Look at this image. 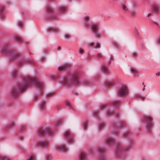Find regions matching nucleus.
<instances>
[{
    "label": "nucleus",
    "instance_id": "nucleus-1",
    "mask_svg": "<svg viewBox=\"0 0 160 160\" xmlns=\"http://www.w3.org/2000/svg\"><path fill=\"white\" fill-rule=\"evenodd\" d=\"M33 85L37 88L36 92L34 94V98L37 99L43 93V86L38 81L29 77L26 78L20 81L18 87H16L11 90L12 96L17 97L21 91Z\"/></svg>",
    "mask_w": 160,
    "mask_h": 160
},
{
    "label": "nucleus",
    "instance_id": "nucleus-2",
    "mask_svg": "<svg viewBox=\"0 0 160 160\" xmlns=\"http://www.w3.org/2000/svg\"><path fill=\"white\" fill-rule=\"evenodd\" d=\"M60 80H62V84L64 86H69L74 84L78 85L82 81V84L85 85L89 86L91 83L88 79L81 80L79 78V74L77 72H74L71 73H68L66 76L62 78Z\"/></svg>",
    "mask_w": 160,
    "mask_h": 160
},
{
    "label": "nucleus",
    "instance_id": "nucleus-3",
    "mask_svg": "<svg viewBox=\"0 0 160 160\" xmlns=\"http://www.w3.org/2000/svg\"><path fill=\"white\" fill-rule=\"evenodd\" d=\"M47 15L46 18L47 19H56L58 17L56 14L61 15L65 13L67 10L66 7H60L57 10L54 11L50 5H47L45 8Z\"/></svg>",
    "mask_w": 160,
    "mask_h": 160
},
{
    "label": "nucleus",
    "instance_id": "nucleus-4",
    "mask_svg": "<svg viewBox=\"0 0 160 160\" xmlns=\"http://www.w3.org/2000/svg\"><path fill=\"white\" fill-rule=\"evenodd\" d=\"M54 132L55 131L51 129H45L42 128H39L36 131V134L38 137L44 135L51 136Z\"/></svg>",
    "mask_w": 160,
    "mask_h": 160
},
{
    "label": "nucleus",
    "instance_id": "nucleus-5",
    "mask_svg": "<svg viewBox=\"0 0 160 160\" xmlns=\"http://www.w3.org/2000/svg\"><path fill=\"white\" fill-rule=\"evenodd\" d=\"M89 28L93 33V36L94 38L97 39H99L102 37L101 33L98 31V24H92L90 26Z\"/></svg>",
    "mask_w": 160,
    "mask_h": 160
},
{
    "label": "nucleus",
    "instance_id": "nucleus-6",
    "mask_svg": "<svg viewBox=\"0 0 160 160\" xmlns=\"http://www.w3.org/2000/svg\"><path fill=\"white\" fill-rule=\"evenodd\" d=\"M95 152L100 160H107V156L104 149L99 147L95 149Z\"/></svg>",
    "mask_w": 160,
    "mask_h": 160
},
{
    "label": "nucleus",
    "instance_id": "nucleus-7",
    "mask_svg": "<svg viewBox=\"0 0 160 160\" xmlns=\"http://www.w3.org/2000/svg\"><path fill=\"white\" fill-rule=\"evenodd\" d=\"M128 89L126 85H122L118 88L117 94L120 96H125L128 95Z\"/></svg>",
    "mask_w": 160,
    "mask_h": 160
},
{
    "label": "nucleus",
    "instance_id": "nucleus-8",
    "mask_svg": "<svg viewBox=\"0 0 160 160\" xmlns=\"http://www.w3.org/2000/svg\"><path fill=\"white\" fill-rule=\"evenodd\" d=\"M49 143V142L47 140L43 139L41 140L39 142L33 143H32V145L34 147L36 146L41 148H46L48 147Z\"/></svg>",
    "mask_w": 160,
    "mask_h": 160
},
{
    "label": "nucleus",
    "instance_id": "nucleus-9",
    "mask_svg": "<svg viewBox=\"0 0 160 160\" xmlns=\"http://www.w3.org/2000/svg\"><path fill=\"white\" fill-rule=\"evenodd\" d=\"M101 109L100 110L102 111L106 118H109L110 114V109L106 104L102 105L100 106Z\"/></svg>",
    "mask_w": 160,
    "mask_h": 160
},
{
    "label": "nucleus",
    "instance_id": "nucleus-10",
    "mask_svg": "<svg viewBox=\"0 0 160 160\" xmlns=\"http://www.w3.org/2000/svg\"><path fill=\"white\" fill-rule=\"evenodd\" d=\"M63 137L67 138V141L70 144H73L74 142V139L72 138L70 132L68 130H66L63 132Z\"/></svg>",
    "mask_w": 160,
    "mask_h": 160
},
{
    "label": "nucleus",
    "instance_id": "nucleus-11",
    "mask_svg": "<svg viewBox=\"0 0 160 160\" xmlns=\"http://www.w3.org/2000/svg\"><path fill=\"white\" fill-rule=\"evenodd\" d=\"M33 62V60L30 57L25 59H20L19 61L18 65L20 66L22 64H30Z\"/></svg>",
    "mask_w": 160,
    "mask_h": 160
},
{
    "label": "nucleus",
    "instance_id": "nucleus-12",
    "mask_svg": "<svg viewBox=\"0 0 160 160\" xmlns=\"http://www.w3.org/2000/svg\"><path fill=\"white\" fill-rule=\"evenodd\" d=\"M56 150L61 153L66 152L68 151L67 147L64 146L63 144L58 145L56 147Z\"/></svg>",
    "mask_w": 160,
    "mask_h": 160
},
{
    "label": "nucleus",
    "instance_id": "nucleus-13",
    "mask_svg": "<svg viewBox=\"0 0 160 160\" xmlns=\"http://www.w3.org/2000/svg\"><path fill=\"white\" fill-rule=\"evenodd\" d=\"M2 50V53L5 54H8L12 52L11 48L8 47L7 45L4 46L2 48H0V50Z\"/></svg>",
    "mask_w": 160,
    "mask_h": 160
},
{
    "label": "nucleus",
    "instance_id": "nucleus-14",
    "mask_svg": "<svg viewBox=\"0 0 160 160\" xmlns=\"http://www.w3.org/2000/svg\"><path fill=\"white\" fill-rule=\"evenodd\" d=\"M90 16L88 15H86L83 16V23L85 27H88L90 24L89 22Z\"/></svg>",
    "mask_w": 160,
    "mask_h": 160
},
{
    "label": "nucleus",
    "instance_id": "nucleus-15",
    "mask_svg": "<svg viewBox=\"0 0 160 160\" xmlns=\"http://www.w3.org/2000/svg\"><path fill=\"white\" fill-rule=\"evenodd\" d=\"M46 99V98L44 99L40 102L39 109L41 112L45 110L46 103L45 101Z\"/></svg>",
    "mask_w": 160,
    "mask_h": 160
},
{
    "label": "nucleus",
    "instance_id": "nucleus-16",
    "mask_svg": "<svg viewBox=\"0 0 160 160\" xmlns=\"http://www.w3.org/2000/svg\"><path fill=\"white\" fill-rule=\"evenodd\" d=\"M144 120L146 123L147 127H150L152 126V123L151 117L146 116L144 118Z\"/></svg>",
    "mask_w": 160,
    "mask_h": 160
},
{
    "label": "nucleus",
    "instance_id": "nucleus-17",
    "mask_svg": "<svg viewBox=\"0 0 160 160\" xmlns=\"http://www.w3.org/2000/svg\"><path fill=\"white\" fill-rule=\"evenodd\" d=\"M19 58V54L17 52H12L10 54L9 58L13 61H15Z\"/></svg>",
    "mask_w": 160,
    "mask_h": 160
},
{
    "label": "nucleus",
    "instance_id": "nucleus-18",
    "mask_svg": "<svg viewBox=\"0 0 160 160\" xmlns=\"http://www.w3.org/2000/svg\"><path fill=\"white\" fill-rule=\"evenodd\" d=\"M89 46L90 48H95V47H96L97 48H99L101 47V44L99 42H98L94 44V42L92 41L89 42Z\"/></svg>",
    "mask_w": 160,
    "mask_h": 160
},
{
    "label": "nucleus",
    "instance_id": "nucleus-19",
    "mask_svg": "<svg viewBox=\"0 0 160 160\" xmlns=\"http://www.w3.org/2000/svg\"><path fill=\"white\" fill-rule=\"evenodd\" d=\"M69 69V67L67 64H62L61 66H59L58 68V70L59 71H67Z\"/></svg>",
    "mask_w": 160,
    "mask_h": 160
},
{
    "label": "nucleus",
    "instance_id": "nucleus-20",
    "mask_svg": "<svg viewBox=\"0 0 160 160\" xmlns=\"http://www.w3.org/2000/svg\"><path fill=\"white\" fill-rule=\"evenodd\" d=\"M5 11L4 6L0 5V17L1 18H3L5 16Z\"/></svg>",
    "mask_w": 160,
    "mask_h": 160
},
{
    "label": "nucleus",
    "instance_id": "nucleus-21",
    "mask_svg": "<svg viewBox=\"0 0 160 160\" xmlns=\"http://www.w3.org/2000/svg\"><path fill=\"white\" fill-rule=\"evenodd\" d=\"M109 69L106 66L102 67L101 68V72L103 74H107L109 73Z\"/></svg>",
    "mask_w": 160,
    "mask_h": 160
},
{
    "label": "nucleus",
    "instance_id": "nucleus-22",
    "mask_svg": "<svg viewBox=\"0 0 160 160\" xmlns=\"http://www.w3.org/2000/svg\"><path fill=\"white\" fill-rule=\"evenodd\" d=\"M62 122V120L61 119H57L56 123L53 124V127L57 129L61 125Z\"/></svg>",
    "mask_w": 160,
    "mask_h": 160
},
{
    "label": "nucleus",
    "instance_id": "nucleus-23",
    "mask_svg": "<svg viewBox=\"0 0 160 160\" xmlns=\"http://www.w3.org/2000/svg\"><path fill=\"white\" fill-rule=\"evenodd\" d=\"M47 29L48 31V33L49 32H57L58 30V28L57 27H54L53 26H50L47 28Z\"/></svg>",
    "mask_w": 160,
    "mask_h": 160
},
{
    "label": "nucleus",
    "instance_id": "nucleus-24",
    "mask_svg": "<svg viewBox=\"0 0 160 160\" xmlns=\"http://www.w3.org/2000/svg\"><path fill=\"white\" fill-rule=\"evenodd\" d=\"M86 156L83 152H80L79 154V160H84L86 159Z\"/></svg>",
    "mask_w": 160,
    "mask_h": 160
},
{
    "label": "nucleus",
    "instance_id": "nucleus-25",
    "mask_svg": "<svg viewBox=\"0 0 160 160\" xmlns=\"http://www.w3.org/2000/svg\"><path fill=\"white\" fill-rule=\"evenodd\" d=\"M152 9L155 13H157L159 12L160 7L159 5H154L152 7Z\"/></svg>",
    "mask_w": 160,
    "mask_h": 160
},
{
    "label": "nucleus",
    "instance_id": "nucleus-26",
    "mask_svg": "<svg viewBox=\"0 0 160 160\" xmlns=\"http://www.w3.org/2000/svg\"><path fill=\"white\" fill-rule=\"evenodd\" d=\"M105 144L107 146H109L110 145V137H107L105 139Z\"/></svg>",
    "mask_w": 160,
    "mask_h": 160
},
{
    "label": "nucleus",
    "instance_id": "nucleus-27",
    "mask_svg": "<svg viewBox=\"0 0 160 160\" xmlns=\"http://www.w3.org/2000/svg\"><path fill=\"white\" fill-rule=\"evenodd\" d=\"M105 126V123L104 122H100L97 128V129H102L104 128Z\"/></svg>",
    "mask_w": 160,
    "mask_h": 160
},
{
    "label": "nucleus",
    "instance_id": "nucleus-28",
    "mask_svg": "<svg viewBox=\"0 0 160 160\" xmlns=\"http://www.w3.org/2000/svg\"><path fill=\"white\" fill-rule=\"evenodd\" d=\"M64 38L65 39H69L71 38V34L69 33H65L63 35Z\"/></svg>",
    "mask_w": 160,
    "mask_h": 160
},
{
    "label": "nucleus",
    "instance_id": "nucleus-29",
    "mask_svg": "<svg viewBox=\"0 0 160 160\" xmlns=\"http://www.w3.org/2000/svg\"><path fill=\"white\" fill-rule=\"evenodd\" d=\"M13 39L15 40L17 43H19V42L20 41H22V39L20 38L17 36H15L13 37Z\"/></svg>",
    "mask_w": 160,
    "mask_h": 160
},
{
    "label": "nucleus",
    "instance_id": "nucleus-30",
    "mask_svg": "<svg viewBox=\"0 0 160 160\" xmlns=\"http://www.w3.org/2000/svg\"><path fill=\"white\" fill-rule=\"evenodd\" d=\"M88 124L87 122L85 120L83 122V123H82V129L83 130H86L85 128H87L88 127Z\"/></svg>",
    "mask_w": 160,
    "mask_h": 160
},
{
    "label": "nucleus",
    "instance_id": "nucleus-31",
    "mask_svg": "<svg viewBox=\"0 0 160 160\" xmlns=\"http://www.w3.org/2000/svg\"><path fill=\"white\" fill-rule=\"evenodd\" d=\"M111 104H112L114 107H116L119 105V103L117 101L113 100L111 102Z\"/></svg>",
    "mask_w": 160,
    "mask_h": 160
},
{
    "label": "nucleus",
    "instance_id": "nucleus-32",
    "mask_svg": "<svg viewBox=\"0 0 160 160\" xmlns=\"http://www.w3.org/2000/svg\"><path fill=\"white\" fill-rule=\"evenodd\" d=\"M17 73L15 71H13L11 74V77L12 79H14L15 77L17 76Z\"/></svg>",
    "mask_w": 160,
    "mask_h": 160
},
{
    "label": "nucleus",
    "instance_id": "nucleus-33",
    "mask_svg": "<svg viewBox=\"0 0 160 160\" xmlns=\"http://www.w3.org/2000/svg\"><path fill=\"white\" fill-rule=\"evenodd\" d=\"M110 86V82L109 81H107L105 82V89H106L108 88Z\"/></svg>",
    "mask_w": 160,
    "mask_h": 160
},
{
    "label": "nucleus",
    "instance_id": "nucleus-34",
    "mask_svg": "<svg viewBox=\"0 0 160 160\" xmlns=\"http://www.w3.org/2000/svg\"><path fill=\"white\" fill-rule=\"evenodd\" d=\"M35 157L32 156H29L26 160H35Z\"/></svg>",
    "mask_w": 160,
    "mask_h": 160
},
{
    "label": "nucleus",
    "instance_id": "nucleus-35",
    "mask_svg": "<svg viewBox=\"0 0 160 160\" xmlns=\"http://www.w3.org/2000/svg\"><path fill=\"white\" fill-rule=\"evenodd\" d=\"M131 72L133 74H137V71L134 68H132L131 69Z\"/></svg>",
    "mask_w": 160,
    "mask_h": 160
},
{
    "label": "nucleus",
    "instance_id": "nucleus-36",
    "mask_svg": "<svg viewBox=\"0 0 160 160\" xmlns=\"http://www.w3.org/2000/svg\"><path fill=\"white\" fill-rule=\"evenodd\" d=\"M122 8L124 11H128V9L127 6L125 4H123L122 5Z\"/></svg>",
    "mask_w": 160,
    "mask_h": 160
},
{
    "label": "nucleus",
    "instance_id": "nucleus-37",
    "mask_svg": "<svg viewBox=\"0 0 160 160\" xmlns=\"http://www.w3.org/2000/svg\"><path fill=\"white\" fill-rule=\"evenodd\" d=\"M134 31L136 35L137 36H139V33L138 30L135 28H134Z\"/></svg>",
    "mask_w": 160,
    "mask_h": 160
},
{
    "label": "nucleus",
    "instance_id": "nucleus-38",
    "mask_svg": "<svg viewBox=\"0 0 160 160\" xmlns=\"http://www.w3.org/2000/svg\"><path fill=\"white\" fill-rule=\"evenodd\" d=\"M84 52V50L82 48H80L78 51V53L81 55Z\"/></svg>",
    "mask_w": 160,
    "mask_h": 160
},
{
    "label": "nucleus",
    "instance_id": "nucleus-39",
    "mask_svg": "<svg viewBox=\"0 0 160 160\" xmlns=\"http://www.w3.org/2000/svg\"><path fill=\"white\" fill-rule=\"evenodd\" d=\"M66 105L67 107L70 108V109H72V106L71 105V103L70 102H66Z\"/></svg>",
    "mask_w": 160,
    "mask_h": 160
},
{
    "label": "nucleus",
    "instance_id": "nucleus-40",
    "mask_svg": "<svg viewBox=\"0 0 160 160\" xmlns=\"http://www.w3.org/2000/svg\"><path fill=\"white\" fill-rule=\"evenodd\" d=\"M122 148L120 147H119L118 148L117 150H116V152L117 153V154H118V153L120 152L122 150Z\"/></svg>",
    "mask_w": 160,
    "mask_h": 160
},
{
    "label": "nucleus",
    "instance_id": "nucleus-41",
    "mask_svg": "<svg viewBox=\"0 0 160 160\" xmlns=\"http://www.w3.org/2000/svg\"><path fill=\"white\" fill-rule=\"evenodd\" d=\"M112 48L113 49H115L117 48V43H113L112 44Z\"/></svg>",
    "mask_w": 160,
    "mask_h": 160
},
{
    "label": "nucleus",
    "instance_id": "nucleus-42",
    "mask_svg": "<svg viewBox=\"0 0 160 160\" xmlns=\"http://www.w3.org/2000/svg\"><path fill=\"white\" fill-rule=\"evenodd\" d=\"M53 94V93L52 92H50L47 93L46 96L48 97H50L52 96V95Z\"/></svg>",
    "mask_w": 160,
    "mask_h": 160
},
{
    "label": "nucleus",
    "instance_id": "nucleus-43",
    "mask_svg": "<svg viewBox=\"0 0 160 160\" xmlns=\"http://www.w3.org/2000/svg\"><path fill=\"white\" fill-rule=\"evenodd\" d=\"M18 26L19 27L22 26H23V23L22 21H19L18 22Z\"/></svg>",
    "mask_w": 160,
    "mask_h": 160
},
{
    "label": "nucleus",
    "instance_id": "nucleus-44",
    "mask_svg": "<svg viewBox=\"0 0 160 160\" xmlns=\"http://www.w3.org/2000/svg\"><path fill=\"white\" fill-rule=\"evenodd\" d=\"M115 85V81L113 80H112L111 81V86L114 87Z\"/></svg>",
    "mask_w": 160,
    "mask_h": 160
},
{
    "label": "nucleus",
    "instance_id": "nucleus-45",
    "mask_svg": "<svg viewBox=\"0 0 160 160\" xmlns=\"http://www.w3.org/2000/svg\"><path fill=\"white\" fill-rule=\"evenodd\" d=\"M25 128V127H24V126H21L19 127V129H20L22 130H24Z\"/></svg>",
    "mask_w": 160,
    "mask_h": 160
},
{
    "label": "nucleus",
    "instance_id": "nucleus-46",
    "mask_svg": "<svg viewBox=\"0 0 160 160\" xmlns=\"http://www.w3.org/2000/svg\"><path fill=\"white\" fill-rule=\"evenodd\" d=\"M102 57V55L101 54L99 53L97 54V57H98V58H101Z\"/></svg>",
    "mask_w": 160,
    "mask_h": 160
},
{
    "label": "nucleus",
    "instance_id": "nucleus-47",
    "mask_svg": "<svg viewBox=\"0 0 160 160\" xmlns=\"http://www.w3.org/2000/svg\"><path fill=\"white\" fill-rule=\"evenodd\" d=\"M46 159L47 160H51V157L50 156H47L46 157Z\"/></svg>",
    "mask_w": 160,
    "mask_h": 160
},
{
    "label": "nucleus",
    "instance_id": "nucleus-48",
    "mask_svg": "<svg viewBox=\"0 0 160 160\" xmlns=\"http://www.w3.org/2000/svg\"><path fill=\"white\" fill-rule=\"evenodd\" d=\"M98 113L97 112H95L94 113V114L96 117H98Z\"/></svg>",
    "mask_w": 160,
    "mask_h": 160
},
{
    "label": "nucleus",
    "instance_id": "nucleus-49",
    "mask_svg": "<svg viewBox=\"0 0 160 160\" xmlns=\"http://www.w3.org/2000/svg\"><path fill=\"white\" fill-rule=\"evenodd\" d=\"M129 148L128 147H127L126 148H125L123 149V152H125L127 151H128V150L129 149Z\"/></svg>",
    "mask_w": 160,
    "mask_h": 160
},
{
    "label": "nucleus",
    "instance_id": "nucleus-50",
    "mask_svg": "<svg viewBox=\"0 0 160 160\" xmlns=\"http://www.w3.org/2000/svg\"><path fill=\"white\" fill-rule=\"evenodd\" d=\"M152 14V13H148L147 15V17H150L151 15Z\"/></svg>",
    "mask_w": 160,
    "mask_h": 160
},
{
    "label": "nucleus",
    "instance_id": "nucleus-51",
    "mask_svg": "<svg viewBox=\"0 0 160 160\" xmlns=\"http://www.w3.org/2000/svg\"><path fill=\"white\" fill-rule=\"evenodd\" d=\"M13 123L12 122H11L10 123H9L8 125V127L9 126H12L13 125Z\"/></svg>",
    "mask_w": 160,
    "mask_h": 160
},
{
    "label": "nucleus",
    "instance_id": "nucleus-52",
    "mask_svg": "<svg viewBox=\"0 0 160 160\" xmlns=\"http://www.w3.org/2000/svg\"><path fill=\"white\" fill-rule=\"evenodd\" d=\"M156 75L157 76H159V75H160V73L159 72H158L156 74Z\"/></svg>",
    "mask_w": 160,
    "mask_h": 160
},
{
    "label": "nucleus",
    "instance_id": "nucleus-53",
    "mask_svg": "<svg viewBox=\"0 0 160 160\" xmlns=\"http://www.w3.org/2000/svg\"><path fill=\"white\" fill-rule=\"evenodd\" d=\"M145 85H144L143 88L142 89V91H144L145 90Z\"/></svg>",
    "mask_w": 160,
    "mask_h": 160
},
{
    "label": "nucleus",
    "instance_id": "nucleus-54",
    "mask_svg": "<svg viewBox=\"0 0 160 160\" xmlns=\"http://www.w3.org/2000/svg\"><path fill=\"white\" fill-rule=\"evenodd\" d=\"M157 40L158 42H160V37Z\"/></svg>",
    "mask_w": 160,
    "mask_h": 160
},
{
    "label": "nucleus",
    "instance_id": "nucleus-55",
    "mask_svg": "<svg viewBox=\"0 0 160 160\" xmlns=\"http://www.w3.org/2000/svg\"><path fill=\"white\" fill-rule=\"evenodd\" d=\"M113 58V57L111 55V60Z\"/></svg>",
    "mask_w": 160,
    "mask_h": 160
},
{
    "label": "nucleus",
    "instance_id": "nucleus-56",
    "mask_svg": "<svg viewBox=\"0 0 160 160\" xmlns=\"http://www.w3.org/2000/svg\"><path fill=\"white\" fill-rule=\"evenodd\" d=\"M110 142H111V147L112 146V145H111V143H112V140L111 139V141H110Z\"/></svg>",
    "mask_w": 160,
    "mask_h": 160
},
{
    "label": "nucleus",
    "instance_id": "nucleus-57",
    "mask_svg": "<svg viewBox=\"0 0 160 160\" xmlns=\"http://www.w3.org/2000/svg\"><path fill=\"white\" fill-rule=\"evenodd\" d=\"M56 0H51V2H55Z\"/></svg>",
    "mask_w": 160,
    "mask_h": 160
},
{
    "label": "nucleus",
    "instance_id": "nucleus-58",
    "mask_svg": "<svg viewBox=\"0 0 160 160\" xmlns=\"http://www.w3.org/2000/svg\"><path fill=\"white\" fill-rule=\"evenodd\" d=\"M60 48H61V47H58V49H59Z\"/></svg>",
    "mask_w": 160,
    "mask_h": 160
},
{
    "label": "nucleus",
    "instance_id": "nucleus-59",
    "mask_svg": "<svg viewBox=\"0 0 160 160\" xmlns=\"http://www.w3.org/2000/svg\"><path fill=\"white\" fill-rule=\"evenodd\" d=\"M71 0H68V1L69 2H71Z\"/></svg>",
    "mask_w": 160,
    "mask_h": 160
},
{
    "label": "nucleus",
    "instance_id": "nucleus-60",
    "mask_svg": "<svg viewBox=\"0 0 160 160\" xmlns=\"http://www.w3.org/2000/svg\"><path fill=\"white\" fill-rule=\"evenodd\" d=\"M142 84L143 85V86H144V85H145L144 84V83H143H143H142Z\"/></svg>",
    "mask_w": 160,
    "mask_h": 160
},
{
    "label": "nucleus",
    "instance_id": "nucleus-61",
    "mask_svg": "<svg viewBox=\"0 0 160 160\" xmlns=\"http://www.w3.org/2000/svg\"><path fill=\"white\" fill-rule=\"evenodd\" d=\"M4 129H7V128H4Z\"/></svg>",
    "mask_w": 160,
    "mask_h": 160
},
{
    "label": "nucleus",
    "instance_id": "nucleus-62",
    "mask_svg": "<svg viewBox=\"0 0 160 160\" xmlns=\"http://www.w3.org/2000/svg\"><path fill=\"white\" fill-rule=\"evenodd\" d=\"M65 143H67V142H66Z\"/></svg>",
    "mask_w": 160,
    "mask_h": 160
},
{
    "label": "nucleus",
    "instance_id": "nucleus-63",
    "mask_svg": "<svg viewBox=\"0 0 160 160\" xmlns=\"http://www.w3.org/2000/svg\"><path fill=\"white\" fill-rule=\"evenodd\" d=\"M148 129H150L149 128H148Z\"/></svg>",
    "mask_w": 160,
    "mask_h": 160
}]
</instances>
